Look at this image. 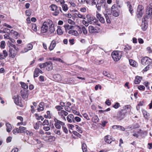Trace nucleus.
I'll return each mask as SVG.
<instances>
[{"instance_id":"aec40b11","label":"nucleus","mask_w":152,"mask_h":152,"mask_svg":"<svg viewBox=\"0 0 152 152\" xmlns=\"http://www.w3.org/2000/svg\"><path fill=\"white\" fill-rule=\"evenodd\" d=\"M56 42L55 40H53L52 41L49 47V49L50 50H51L53 49L56 46Z\"/></svg>"},{"instance_id":"37998d69","label":"nucleus","mask_w":152,"mask_h":152,"mask_svg":"<svg viewBox=\"0 0 152 152\" xmlns=\"http://www.w3.org/2000/svg\"><path fill=\"white\" fill-rule=\"evenodd\" d=\"M63 10L65 11H66L68 10V7L67 5L66 4H63L62 6Z\"/></svg>"},{"instance_id":"603ef678","label":"nucleus","mask_w":152,"mask_h":152,"mask_svg":"<svg viewBox=\"0 0 152 152\" xmlns=\"http://www.w3.org/2000/svg\"><path fill=\"white\" fill-rule=\"evenodd\" d=\"M72 133L75 135L79 137H80L81 136V135L76 131H73Z\"/></svg>"},{"instance_id":"de8ad7c7","label":"nucleus","mask_w":152,"mask_h":152,"mask_svg":"<svg viewBox=\"0 0 152 152\" xmlns=\"http://www.w3.org/2000/svg\"><path fill=\"white\" fill-rule=\"evenodd\" d=\"M102 6V4L99 3L97 2V4H96V7L97 8L98 10H100L101 6Z\"/></svg>"},{"instance_id":"20e7f679","label":"nucleus","mask_w":152,"mask_h":152,"mask_svg":"<svg viewBox=\"0 0 152 152\" xmlns=\"http://www.w3.org/2000/svg\"><path fill=\"white\" fill-rule=\"evenodd\" d=\"M50 20H48L44 22L41 28V32L42 33H46L48 31Z\"/></svg>"},{"instance_id":"dca6fc26","label":"nucleus","mask_w":152,"mask_h":152,"mask_svg":"<svg viewBox=\"0 0 152 152\" xmlns=\"http://www.w3.org/2000/svg\"><path fill=\"white\" fill-rule=\"evenodd\" d=\"M152 13V8L149 7L147 9L146 13V16L147 18H149L151 15Z\"/></svg>"},{"instance_id":"a19ab883","label":"nucleus","mask_w":152,"mask_h":152,"mask_svg":"<svg viewBox=\"0 0 152 152\" xmlns=\"http://www.w3.org/2000/svg\"><path fill=\"white\" fill-rule=\"evenodd\" d=\"M4 29L7 31L9 30L10 32L12 33L13 34H14L16 36H18V32H17L16 31L13 30H12L11 31H10V30L8 28H5Z\"/></svg>"},{"instance_id":"a878e982","label":"nucleus","mask_w":152,"mask_h":152,"mask_svg":"<svg viewBox=\"0 0 152 152\" xmlns=\"http://www.w3.org/2000/svg\"><path fill=\"white\" fill-rule=\"evenodd\" d=\"M6 125L7 127L6 129L7 131L8 132H10L12 129L11 125L9 123H6Z\"/></svg>"},{"instance_id":"4c0bfd02","label":"nucleus","mask_w":152,"mask_h":152,"mask_svg":"<svg viewBox=\"0 0 152 152\" xmlns=\"http://www.w3.org/2000/svg\"><path fill=\"white\" fill-rule=\"evenodd\" d=\"M53 61H58L62 63H64V62L62 59L59 58L54 57L53 58Z\"/></svg>"},{"instance_id":"09e8293b","label":"nucleus","mask_w":152,"mask_h":152,"mask_svg":"<svg viewBox=\"0 0 152 152\" xmlns=\"http://www.w3.org/2000/svg\"><path fill=\"white\" fill-rule=\"evenodd\" d=\"M55 137L52 136H50L48 137V140L49 141H55Z\"/></svg>"},{"instance_id":"052dcab7","label":"nucleus","mask_w":152,"mask_h":152,"mask_svg":"<svg viewBox=\"0 0 152 152\" xmlns=\"http://www.w3.org/2000/svg\"><path fill=\"white\" fill-rule=\"evenodd\" d=\"M3 54L4 57L5 58L6 57H7L8 56V53L7 51L6 50H3Z\"/></svg>"},{"instance_id":"c85d7f7f","label":"nucleus","mask_w":152,"mask_h":152,"mask_svg":"<svg viewBox=\"0 0 152 152\" xmlns=\"http://www.w3.org/2000/svg\"><path fill=\"white\" fill-rule=\"evenodd\" d=\"M124 116V114L120 111L117 114V117L118 118H119L120 120L123 119Z\"/></svg>"},{"instance_id":"ddd939ff","label":"nucleus","mask_w":152,"mask_h":152,"mask_svg":"<svg viewBox=\"0 0 152 152\" xmlns=\"http://www.w3.org/2000/svg\"><path fill=\"white\" fill-rule=\"evenodd\" d=\"M28 91L26 90H22L20 91V94L22 98L23 99L27 98L28 97Z\"/></svg>"},{"instance_id":"c756f323","label":"nucleus","mask_w":152,"mask_h":152,"mask_svg":"<svg viewBox=\"0 0 152 152\" xmlns=\"http://www.w3.org/2000/svg\"><path fill=\"white\" fill-rule=\"evenodd\" d=\"M64 27L65 28L66 31H67V30H72L73 28H74V26L72 25H69L68 24L65 25L64 26Z\"/></svg>"},{"instance_id":"f3484780","label":"nucleus","mask_w":152,"mask_h":152,"mask_svg":"<svg viewBox=\"0 0 152 152\" xmlns=\"http://www.w3.org/2000/svg\"><path fill=\"white\" fill-rule=\"evenodd\" d=\"M88 30L90 33H95L97 32V30L95 28L92 26L88 27Z\"/></svg>"},{"instance_id":"4468645a","label":"nucleus","mask_w":152,"mask_h":152,"mask_svg":"<svg viewBox=\"0 0 152 152\" xmlns=\"http://www.w3.org/2000/svg\"><path fill=\"white\" fill-rule=\"evenodd\" d=\"M13 99H14V102L16 105H20L21 102L19 99V96L18 95L14 96Z\"/></svg>"},{"instance_id":"13d9d810","label":"nucleus","mask_w":152,"mask_h":152,"mask_svg":"<svg viewBox=\"0 0 152 152\" xmlns=\"http://www.w3.org/2000/svg\"><path fill=\"white\" fill-rule=\"evenodd\" d=\"M82 22L83 23V24L85 25L86 26H87L88 25V22H87L85 20H83L82 21Z\"/></svg>"},{"instance_id":"7ed1b4c3","label":"nucleus","mask_w":152,"mask_h":152,"mask_svg":"<svg viewBox=\"0 0 152 152\" xmlns=\"http://www.w3.org/2000/svg\"><path fill=\"white\" fill-rule=\"evenodd\" d=\"M111 13L115 17H118L120 14V10L118 8V5L114 4L111 7Z\"/></svg>"},{"instance_id":"69168bd1","label":"nucleus","mask_w":152,"mask_h":152,"mask_svg":"<svg viewBox=\"0 0 152 152\" xmlns=\"http://www.w3.org/2000/svg\"><path fill=\"white\" fill-rule=\"evenodd\" d=\"M99 88L100 90L102 88V86L100 85H96L95 87V89L96 90H97Z\"/></svg>"},{"instance_id":"f704fd0d","label":"nucleus","mask_w":152,"mask_h":152,"mask_svg":"<svg viewBox=\"0 0 152 152\" xmlns=\"http://www.w3.org/2000/svg\"><path fill=\"white\" fill-rule=\"evenodd\" d=\"M82 148L83 152H87V146L86 144L83 143L82 144Z\"/></svg>"},{"instance_id":"1a4fd4ad","label":"nucleus","mask_w":152,"mask_h":152,"mask_svg":"<svg viewBox=\"0 0 152 152\" xmlns=\"http://www.w3.org/2000/svg\"><path fill=\"white\" fill-rule=\"evenodd\" d=\"M58 114L63 120L66 121L65 116L67 115L68 114V113L67 112L64 110H61L58 112Z\"/></svg>"},{"instance_id":"9b49d317","label":"nucleus","mask_w":152,"mask_h":152,"mask_svg":"<svg viewBox=\"0 0 152 152\" xmlns=\"http://www.w3.org/2000/svg\"><path fill=\"white\" fill-rule=\"evenodd\" d=\"M48 27H49V30L50 34L53 33L55 31L54 25L53 24L52 21L50 20Z\"/></svg>"},{"instance_id":"4d7b16f0","label":"nucleus","mask_w":152,"mask_h":152,"mask_svg":"<svg viewBox=\"0 0 152 152\" xmlns=\"http://www.w3.org/2000/svg\"><path fill=\"white\" fill-rule=\"evenodd\" d=\"M102 5L105 6L106 4V1L105 0H101L99 2Z\"/></svg>"},{"instance_id":"5fc2aeb1","label":"nucleus","mask_w":152,"mask_h":152,"mask_svg":"<svg viewBox=\"0 0 152 152\" xmlns=\"http://www.w3.org/2000/svg\"><path fill=\"white\" fill-rule=\"evenodd\" d=\"M120 106V104L119 103L117 102H116L114 105L113 106V107L115 109H117Z\"/></svg>"},{"instance_id":"39448f33","label":"nucleus","mask_w":152,"mask_h":152,"mask_svg":"<svg viewBox=\"0 0 152 152\" xmlns=\"http://www.w3.org/2000/svg\"><path fill=\"white\" fill-rule=\"evenodd\" d=\"M144 10V7L141 5H139L138 6L136 14L137 17L138 18H141L143 15Z\"/></svg>"},{"instance_id":"b1692460","label":"nucleus","mask_w":152,"mask_h":152,"mask_svg":"<svg viewBox=\"0 0 152 152\" xmlns=\"http://www.w3.org/2000/svg\"><path fill=\"white\" fill-rule=\"evenodd\" d=\"M127 5L129 8V10L130 12L132 15V14L133 13V10L132 9V6L129 1H127Z\"/></svg>"},{"instance_id":"0e129e2a","label":"nucleus","mask_w":152,"mask_h":152,"mask_svg":"<svg viewBox=\"0 0 152 152\" xmlns=\"http://www.w3.org/2000/svg\"><path fill=\"white\" fill-rule=\"evenodd\" d=\"M150 83L149 82H145L144 83V85L146 86L147 88L148 89H149V85Z\"/></svg>"},{"instance_id":"0eeeda50","label":"nucleus","mask_w":152,"mask_h":152,"mask_svg":"<svg viewBox=\"0 0 152 152\" xmlns=\"http://www.w3.org/2000/svg\"><path fill=\"white\" fill-rule=\"evenodd\" d=\"M152 61V60L149 58L148 57H145L142 59L141 63L144 66L146 65H149Z\"/></svg>"},{"instance_id":"e433bc0d","label":"nucleus","mask_w":152,"mask_h":152,"mask_svg":"<svg viewBox=\"0 0 152 152\" xmlns=\"http://www.w3.org/2000/svg\"><path fill=\"white\" fill-rule=\"evenodd\" d=\"M77 17L79 18L85 19L86 17L85 15H82L80 13H78L77 14H76Z\"/></svg>"},{"instance_id":"5701e85b","label":"nucleus","mask_w":152,"mask_h":152,"mask_svg":"<svg viewBox=\"0 0 152 152\" xmlns=\"http://www.w3.org/2000/svg\"><path fill=\"white\" fill-rule=\"evenodd\" d=\"M68 34L72 35L77 36L78 35V33L77 31L76 30H71L69 31Z\"/></svg>"},{"instance_id":"4be33fe9","label":"nucleus","mask_w":152,"mask_h":152,"mask_svg":"<svg viewBox=\"0 0 152 152\" xmlns=\"http://www.w3.org/2000/svg\"><path fill=\"white\" fill-rule=\"evenodd\" d=\"M105 141L108 143H110L112 141V138L111 136L107 135L104 137Z\"/></svg>"},{"instance_id":"338daca9","label":"nucleus","mask_w":152,"mask_h":152,"mask_svg":"<svg viewBox=\"0 0 152 152\" xmlns=\"http://www.w3.org/2000/svg\"><path fill=\"white\" fill-rule=\"evenodd\" d=\"M29 50L27 48H25L20 52L21 53H24L28 52Z\"/></svg>"},{"instance_id":"49530a36","label":"nucleus","mask_w":152,"mask_h":152,"mask_svg":"<svg viewBox=\"0 0 152 152\" xmlns=\"http://www.w3.org/2000/svg\"><path fill=\"white\" fill-rule=\"evenodd\" d=\"M95 63L97 64H101L103 63L104 61L103 60H97L95 61Z\"/></svg>"},{"instance_id":"a18cd8bd","label":"nucleus","mask_w":152,"mask_h":152,"mask_svg":"<svg viewBox=\"0 0 152 152\" xmlns=\"http://www.w3.org/2000/svg\"><path fill=\"white\" fill-rule=\"evenodd\" d=\"M75 128L77 131L78 132L80 133H82L83 132L81 128L78 126L76 125Z\"/></svg>"},{"instance_id":"c9c22d12","label":"nucleus","mask_w":152,"mask_h":152,"mask_svg":"<svg viewBox=\"0 0 152 152\" xmlns=\"http://www.w3.org/2000/svg\"><path fill=\"white\" fill-rule=\"evenodd\" d=\"M20 133H24L26 131V128L23 126H20L19 127Z\"/></svg>"},{"instance_id":"473e14b6","label":"nucleus","mask_w":152,"mask_h":152,"mask_svg":"<svg viewBox=\"0 0 152 152\" xmlns=\"http://www.w3.org/2000/svg\"><path fill=\"white\" fill-rule=\"evenodd\" d=\"M104 15L105 17V18L106 19L107 22L108 23H111V21L110 20V18L109 17L107 13L104 14Z\"/></svg>"},{"instance_id":"6e6d98bb","label":"nucleus","mask_w":152,"mask_h":152,"mask_svg":"<svg viewBox=\"0 0 152 152\" xmlns=\"http://www.w3.org/2000/svg\"><path fill=\"white\" fill-rule=\"evenodd\" d=\"M138 88L140 90H144L145 89V87L143 85H140L138 87Z\"/></svg>"},{"instance_id":"e2e57ef3","label":"nucleus","mask_w":152,"mask_h":152,"mask_svg":"<svg viewBox=\"0 0 152 152\" xmlns=\"http://www.w3.org/2000/svg\"><path fill=\"white\" fill-rule=\"evenodd\" d=\"M125 129V128L123 126L118 125V130H120L122 131H124Z\"/></svg>"},{"instance_id":"774afa93","label":"nucleus","mask_w":152,"mask_h":152,"mask_svg":"<svg viewBox=\"0 0 152 152\" xmlns=\"http://www.w3.org/2000/svg\"><path fill=\"white\" fill-rule=\"evenodd\" d=\"M65 110L68 112H70L71 110V109L70 107L68 106H66L65 107Z\"/></svg>"},{"instance_id":"72a5a7b5","label":"nucleus","mask_w":152,"mask_h":152,"mask_svg":"<svg viewBox=\"0 0 152 152\" xmlns=\"http://www.w3.org/2000/svg\"><path fill=\"white\" fill-rule=\"evenodd\" d=\"M20 84L21 85L22 87L23 88V89L26 90L28 88V86L25 83L20 82Z\"/></svg>"},{"instance_id":"a211bd4d","label":"nucleus","mask_w":152,"mask_h":152,"mask_svg":"<svg viewBox=\"0 0 152 152\" xmlns=\"http://www.w3.org/2000/svg\"><path fill=\"white\" fill-rule=\"evenodd\" d=\"M67 119L68 122L69 123H71L72 121L75 122L74 116L72 114L69 115L67 117Z\"/></svg>"},{"instance_id":"393cba45","label":"nucleus","mask_w":152,"mask_h":152,"mask_svg":"<svg viewBox=\"0 0 152 152\" xmlns=\"http://www.w3.org/2000/svg\"><path fill=\"white\" fill-rule=\"evenodd\" d=\"M142 79V77L140 76H136L134 80V83L135 84H138L140 83Z\"/></svg>"},{"instance_id":"412c9836","label":"nucleus","mask_w":152,"mask_h":152,"mask_svg":"<svg viewBox=\"0 0 152 152\" xmlns=\"http://www.w3.org/2000/svg\"><path fill=\"white\" fill-rule=\"evenodd\" d=\"M39 108L37 109L38 111L39 112L42 111L44 109V107L45 106L44 103L43 102H41L39 103Z\"/></svg>"},{"instance_id":"423d86ee","label":"nucleus","mask_w":152,"mask_h":152,"mask_svg":"<svg viewBox=\"0 0 152 152\" xmlns=\"http://www.w3.org/2000/svg\"><path fill=\"white\" fill-rule=\"evenodd\" d=\"M88 21L90 24L97 25L99 26H100V24L99 23L98 21L93 17H90L88 18Z\"/></svg>"},{"instance_id":"864d4df0","label":"nucleus","mask_w":152,"mask_h":152,"mask_svg":"<svg viewBox=\"0 0 152 152\" xmlns=\"http://www.w3.org/2000/svg\"><path fill=\"white\" fill-rule=\"evenodd\" d=\"M33 45L31 44H28L27 46V48L29 50H31L33 48Z\"/></svg>"},{"instance_id":"f03ea898","label":"nucleus","mask_w":152,"mask_h":152,"mask_svg":"<svg viewBox=\"0 0 152 152\" xmlns=\"http://www.w3.org/2000/svg\"><path fill=\"white\" fill-rule=\"evenodd\" d=\"M122 52L118 51H114L111 54L112 57L115 61H118L122 56Z\"/></svg>"},{"instance_id":"9d476101","label":"nucleus","mask_w":152,"mask_h":152,"mask_svg":"<svg viewBox=\"0 0 152 152\" xmlns=\"http://www.w3.org/2000/svg\"><path fill=\"white\" fill-rule=\"evenodd\" d=\"M45 65H46L45 67L47 70L49 71L53 69V66L52 62L49 61L46 62H45Z\"/></svg>"},{"instance_id":"2eb2a0df","label":"nucleus","mask_w":152,"mask_h":152,"mask_svg":"<svg viewBox=\"0 0 152 152\" xmlns=\"http://www.w3.org/2000/svg\"><path fill=\"white\" fill-rule=\"evenodd\" d=\"M96 18L98 19L100 22L102 23H104L105 22L104 19L102 15L100 14L98 12H96Z\"/></svg>"},{"instance_id":"ea45409f","label":"nucleus","mask_w":152,"mask_h":152,"mask_svg":"<svg viewBox=\"0 0 152 152\" xmlns=\"http://www.w3.org/2000/svg\"><path fill=\"white\" fill-rule=\"evenodd\" d=\"M12 132L15 134H17L20 133L19 129L18 128L14 129L13 130Z\"/></svg>"},{"instance_id":"cd10ccee","label":"nucleus","mask_w":152,"mask_h":152,"mask_svg":"<svg viewBox=\"0 0 152 152\" xmlns=\"http://www.w3.org/2000/svg\"><path fill=\"white\" fill-rule=\"evenodd\" d=\"M129 62L130 65L132 66L136 67L137 65V62L132 59L129 60Z\"/></svg>"},{"instance_id":"6ab92c4d","label":"nucleus","mask_w":152,"mask_h":152,"mask_svg":"<svg viewBox=\"0 0 152 152\" xmlns=\"http://www.w3.org/2000/svg\"><path fill=\"white\" fill-rule=\"evenodd\" d=\"M8 45L9 46L10 48H12V47L13 48L15 49L17 51H19V48L15 45H13V44L11 43L9 41H8L7 43Z\"/></svg>"},{"instance_id":"c03bdc74","label":"nucleus","mask_w":152,"mask_h":152,"mask_svg":"<svg viewBox=\"0 0 152 152\" xmlns=\"http://www.w3.org/2000/svg\"><path fill=\"white\" fill-rule=\"evenodd\" d=\"M103 74L105 76L107 77L108 78H110V74L108 73L107 72L104 71L103 72Z\"/></svg>"},{"instance_id":"7c9ffc66","label":"nucleus","mask_w":152,"mask_h":152,"mask_svg":"<svg viewBox=\"0 0 152 152\" xmlns=\"http://www.w3.org/2000/svg\"><path fill=\"white\" fill-rule=\"evenodd\" d=\"M99 119L96 115H94L93 117L92 121L94 123H96L99 121Z\"/></svg>"},{"instance_id":"3c124183","label":"nucleus","mask_w":152,"mask_h":152,"mask_svg":"<svg viewBox=\"0 0 152 152\" xmlns=\"http://www.w3.org/2000/svg\"><path fill=\"white\" fill-rule=\"evenodd\" d=\"M32 29L34 31L36 32L37 31V26L35 24H33L32 26Z\"/></svg>"},{"instance_id":"8fccbe9b","label":"nucleus","mask_w":152,"mask_h":152,"mask_svg":"<svg viewBox=\"0 0 152 152\" xmlns=\"http://www.w3.org/2000/svg\"><path fill=\"white\" fill-rule=\"evenodd\" d=\"M40 121L36 123L34 126V128L35 129H37L39 128Z\"/></svg>"},{"instance_id":"58836bf2","label":"nucleus","mask_w":152,"mask_h":152,"mask_svg":"<svg viewBox=\"0 0 152 152\" xmlns=\"http://www.w3.org/2000/svg\"><path fill=\"white\" fill-rule=\"evenodd\" d=\"M80 28L81 29V30H82V31L84 34L86 35L87 34V30L84 26H82L81 28Z\"/></svg>"},{"instance_id":"6e6552de","label":"nucleus","mask_w":152,"mask_h":152,"mask_svg":"<svg viewBox=\"0 0 152 152\" xmlns=\"http://www.w3.org/2000/svg\"><path fill=\"white\" fill-rule=\"evenodd\" d=\"M55 122L54 125L55 127L57 129H60L61 127V125L64 126V124L63 122L58 120L56 118L54 119Z\"/></svg>"},{"instance_id":"bf43d9fd","label":"nucleus","mask_w":152,"mask_h":152,"mask_svg":"<svg viewBox=\"0 0 152 152\" xmlns=\"http://www.w3.org/2000/svg\"><path fill=\"white\" fill-rule=\"evenodd\" d=\"M147 27V26L145 25V23H144L143 24H142V28L143 31H145Z\"/></svg>"},{"instance_id":"f257e3e1","label":"nucleus","mask_w":152,"mask_h":152,"mask_svg":"<svg viewBox=\"0 0 152 152\" xmlns=\"http://www.w3.org/2000/svg\"><path fill=\"white\" fill-rule=\"evenodd\" d=\"M50 10L54 11L53 13V15L57 16L58 15L60 11L62 12L61 8L60 7H58L55 4H52L50 6Z\"/></svg>"},{"instance_id":"680f3d73","label":"nucleus","mask_w":152,"mask_h":152,"mask_svg":"<svg viewBox=\"0 0 152 152\" xmlns=\"http://www.w3.org/2000/svg\"><path fill=\"white\" fill-rule=\"evenodd\" d=\"M45 63L39 64V66L41 69L45 68Z\"/></svg>"},{"instance_id":"f8f14e48","label":"nucleus","mask_w":152,"mask_h":152,"mask_svg":"<svg viewBox=\"0 0 152 152\" xmlns=\"http://www.w3.org/2000/svg\"><path fill=\"white\" fill-rule=\"evenodd\" d=\"M9 56L10 57L14 58L17 55V53L12 49V48H10L9 50Z\"/></svg>"},{"instance_id":"bb28decb","label":"nucleus","mask_w":152,"mask_h":152,"mask_svg":"<svg viewBox=\"0 0 152 152\" xmlns=\"http://www.w3.org/2000/svg\"><path fill=\"white\" fill-rule=\"evenodd\" d=\"M39 69L36 68L35 69L34 73V77L35 78L39 75Z\"/></svg>"},{"instance_id":"79ce46f5","label":"nucleus","mask_w":152,"mask_h":152,"mask_svg":"<svg viewBox=\"0 0 152 152\" xmlns=\"http://www.w3.org/2000/svg\"><path fill=\"white\" fill-rule=\"evenodd\" d=\"M5 42L4 41H1L0 42V47L2 49H4L5 47Z\"/></svg>"},{"instance_id":"2f4dec72","label":"nucleus","mask_w":152,"mask_h":152,"mask_svg":"<svg viewBox=\"0 0 152 152\" xmlns=\"http://www.w3.org/2000/svg\"><path fill=\"white\" fill-rule=\"evenodd\" d=\"M57 32V34L58 35H61L63 34V32L61 28V27L58 26Z\"/></svg>"}]
</instances>
